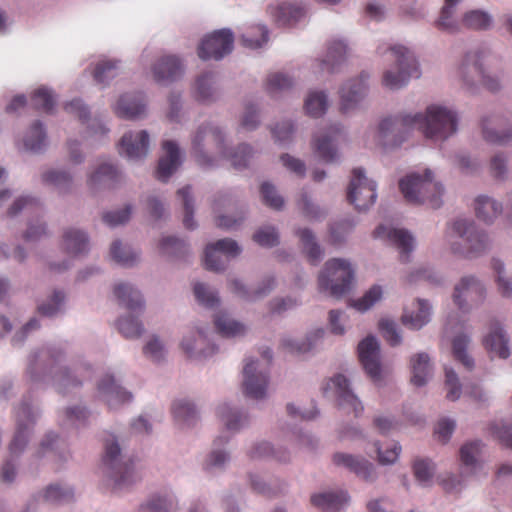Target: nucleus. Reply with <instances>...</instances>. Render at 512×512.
I'll list each match as a JSON object with an SVG mask.
<instances>
[{
  "label": "nucleus",
  "instance_id": "1",
  "mask_svg": "<svg viewBox=\"0 0 512 512\" xmlns=\"http://www.w3.org/2000/svg\"><path fill=\"white\" fill-rule=\"evenodd\" d=\"M413 129L420 130L426 138L445 140L456 132L457 116L445 107L431 105L425 116L417 113L414 116L385 118L379 124V141L385 148L397 147Z\"/></svg>",
  "mask_w": 512,
  "mask_h": 512
},
{
  "label": "nucleus",
  "instance_id": "2",
  "mask_svg": "<svg viewBox=\"0 0 512 512\" xmlns=\"http://www.w3.org/2000/svg\"><path fill=\"white\" fill-rule=\"evenodd\" d=\"M101 473L103 483L115 490L128 488L136 481L133 452L127 437L118 430H106L102 438Z\"/></svg>",
  "mask_w": 512,
  "mask_h": 512
},
{
  "label": "nucleus",
  "instance_id": "3",
  "mask_svg": "<svg viewBox=\"0 0 512 512\" xmlns=\"http://www.w3.org/2000/svg\"><path fill=\"white\" fill-rule=\"evenodd\" d=\"M399 188L409 203L427 204L433 209L439 208L442 204L444 189L439 182L433 180L430 170H426L423 176L412 173L401 179Z\"/></svg>",
  "mask_w": 512,
  "mask_h": 512
},
{
  "label": "nucleus",
  "instance_id": "4",
  "mask_svg": "<svg viewBox=\"0 0 512 512\" xmlns=\"http://www.w3.org/2000/svg\"><path fill=\"white\" fill-rule=\"evenodd\" d=\"M389 51L396 62V71L389 69L384 72L382 83L389 89H399L406 85L411 78H419L420 70L413 52L402 45L390 47L379 46L378 53Z\"/></svg>",
  "mask_w": 512,
  "mask_h": 512
},
{
  "label": "nucleus",
  "instance_id": "5",
  "mask_svg": "<svg viewBox=\"0 0 512 512\" xmlns=\"http://www.w3.org/2000/svg\"><path fill=\"white\" fill-rule=\"evenodd\" d=\"M353 276L349 262L339 258L331 259L318 276L319 291L340 298L350 290Z\"/></svg>",
  "mask_w": 512,
  "mask_h": 512
},
{
  "label": "nucleus",
  "instance_id": "6",
  "mask_svg": "<svg viewBox=\"0 0 512 512\" xmlns=\"http://www.w3.org/2000/svg\"><path fill=\"white\" fill-rule=\"evenodd\" d=\"M213 148L226 156L221 131L211 125L200 126L192 139V155L201 167L209 168L214 165L213 159L208 155Z\"/></svg>",
  "mask_w": 512,
  "mask_h": 512
},
{
  "label": "nucleus",
  "instance_id": "7",
  "mask_svg": "<svg viewBox=\"0 0 512 512\" xmlns=\"http://www.w3.org/2000/svg\"><path fill=\"white\" fill-rule=\"evenodd\" d=\"M453 233L460 239L459 243H452V250L465 257H474L488 247L487 236L476 230L473 222L458 219L453 223Z\"/></svg>",
  "mask_w": 512,
  "mask_h": 512
},
{
  "label": "nucleus",
  "instance_id": "8",
  "mask_svg": "<svg viewBox=\"0 0 512 512\" xmlns=\"http://www.w3.org/2000/svg\"><path fill=\"white\" fill-rule=\"evenodd\" d=\"M483 61V52L468 53L458 68L459 77L467 88L482 85L492 92L497 91L500 88L499 81L485 73Z\"/></svg>",
  "mask_w": 512,
  "mask_h": 512
},
{
  "label": "nucleus",
  "instance_id": "9",
  "mask_svg": "<svg viewBox=\"0 0 512 512\" xmlns=\"http://www.w3.org/2000/svg\"><path fill=\"white\" fill-rule=\"evenodd\" d=\"M487 445L480 439L465 441L459 448L460 466L466 476H487L485 470Z\"/></svg>",
  "mask_w": 512,
  "mask_h": 512
},
{
  "label": "nucleus",
  "instance_id": "10",
  "mask_svg": "<svg viewBox=\"0 0 512 512\" xmlns=\"http://www.w3.org/2000/svg\"><path fill=\"white\" fill-rule=\"evenodd\" d=\"M377 198L376 184L369 180L361 168L352 171V178L347 191V200L359 211L372 206Z\"/></svg>",
  "mask_w": 512,
  "mask_h": 512
},
{
  "label": "nucleus",
  "instance_id": "11",
  "mask_svg": "<svg viewBox=\"0 0 512 512\" xmlns=\"http://www.w3.org/2000/svg\"><path fill=\"white\" fill-rule=\"evenodd\" d=\"M234 37L229 29L214 31L206 36L198 46V56L202 60H220L233 49Z\"/></svg>",
  "mask_w": 512,
  "mask_h": 512
},
{
  "label": "nucleus",
  "instance_id": "12",
  "mask_svg": "<svg viewBox=\"0 0 512 512\" xmlns=\"http://www.w3.org/2000/svg\"><path fill=\"white\" fill-rule=\"evenodd\" d=\"M241 252L237 242L225 238L209 244L205 248L204 266L207 270L219 272L225 269L228 258Z\"/></svg>",
  "mask_w": 512,
  "mask_h": 512
},
{
  "label": "nucleus",
  "instance_id": "13",
  "mask_svg": "<svg viewBox=\"0 0 512 512\" xmlns=\"http://www.w3.org/2000/svg\"><path fill=\"white\" fill-rule=\"evenodd\" d=\"M332 390L337 398L341 413L354 414L358 416L364 411V407L357 396L349 389L348 380L345 376L338 374L327 382L325 392Z\"/></svg>",
  "mask_w": 512,
  "mask_h": 512
},
{
  "label": "nucleus",
  "instance_id": "14",
  "mask_svg": "<svg viewBox=\"0 0 512 512\" xmlns=\"http://www.w3.org/2000/svg\"><path fill=\"white\" fill-rule=\"evenodd\" d=\"M337 466L345 467L366 483H374L379 477L377 467L360 455L337 452L333 455Z\"/></svg>",
  "mask_w": 512,
  "mask_h": 512
},
{
  "label": "nucleus",
  "instance_id": "15",
  "mask_svg": "<svg viewBox=\"0 0 512 512\" xmlns=\"http://www.w3.org/2000/svg\"><path fill=\"white\" fill-rule=\"evenodd\" d=\"M485 289L474 277H463L455 286L453 301L463 311H467L483 301Z\"/></svg>",
  "mask_w": 512,
  "mask_h": 512
},
{
  "label": "nucleus",
  "instance_id": "16",
  "mask_svg": "<svg viewBox=\"0 0 512 512\" xmlns=\"http://www.w3.org/2000/svg\"><path fill=\"white\" fill-rule=\"evenodd\" d=\"M358 356L367 375L374 381L381 379L380 347L374 336H367L358 345Z\"/></svg>",
  "mask_w": 512,
  "mask_h": 512
},
{
  "label": "nucleus",
  "instance_id": "17",
  "mask_svg": "<svg viewBox=\"0 0 512 512\" xmlns=\"http://www.w3.org/2000/svg\"><path fill=\"white\" fill-rule=\"evenodd\" d=\"M311 504L323 512H344L351 497L345 489L323 490L310 497Z\"/></svg>",
  "mask_w": 512,
  "mask_h": 512
},
{
  "label": "nucleus",
  "instance_id": "18",
  "mask_svg": "<svg viewBox=\"0 0 512 512\" xmlns=\"http://www.w3.org/2000/svg\"><path fill=\"white\" fill-rule=\"evenodd\" d=\"M373 235L375 238L388 240L400 251V260L402 262L408 261L409 253L414 248V239L408 231L379 225Z\"/></svg>",
  "mask_w": 512,
  "mask_h": 512
},
{
  "label": "nucleus",
  "instance_id": "19",
  "mask_svg": "<svg viewBox=\"0 0 512 512\" xmlns=\"http://www.w3.org/2000/svg\"><path fill=\"white\" fill-rule=\"evenodd\" d=\"M149 135L145 130L138 133L128 132L119 143V153L132 160L144 158L148 153Z\"/></svg>",
  "mask_w": 512,
  "mask_h": 512
},
{
  "label": "nucleus",
  "instance_id": "20",
  "mask_svg": "<svg viewBox=\"0 0 512 512\" xmlns=\"http://www.w3.org/2000/svg\"><path fill=\"white\" fill-rule=\"evenodd\" d=\"M254 364V361L251 360L244 366V393L250 398L262 399L266 396L269 379L266 373H255Z\"/></svg>",
  "mask_w": 512,
  "mask_h": 512
},
{
  "label": "nucleus",
  "instance_id": "21",
  "mask_svg": "<svg viewBox=\"0 0 512 512\" xmlns=\"http://www.w3.org/2000/svg\"><path fill=\"white\" fill-rule=\"evenodd\" d=\"M152 71L156 82H172L182 75L183 65L177 56L164 55L154 63Z\"/></svg>",
  "mask_w": 512,
  "mask_h": 512
},
{
  "label": "nucleus",
  "instance_id": "22",
  "mask_svg": "<svg viewBox=\"0 0 512 512\" xmlns=\"http://www.w3.org/2000/svg\"><path fill=\"white\" fill-rule=\"evenodd\" d=\"M48 453L59 463H66L72 457L66 441L53 432L47 433L42 439L37 457H44Z\"/></svg>",
  "mask_w": 512,
  "mask_h": 512
},
{
  "label": "nucleus",
  "instance_id": "23",
  "mask_svg": "<svg viewBox=\"0 0 512 512\" xmlns=\"http://www.w3.org/2000/svg\"><path fill=\"white\" fill-rule=\"evenodd\" d=\"M483 345L492 356L506 359L510 355L508 339L497 321L490 322L489 333L485 336Z\"/></svg>",
  "mask_w": 512,
  "mask_h": 512
},
{
  "label": "nucleus",
  "instance_id": "24",
  "mask_svg": "<svg viewBox=\"0 0 512 512\" xmlns=\"http://www.w3.org/2000/svg\"><path fill=\"white\" fill-rule=\"evenodd\" d=\"M162 148L165 151V156L159 159L156 178L166 182L180 165V151L178 145L171 140L164 141Z\"/></svg>",
  "mask_w": 512,
  "mask_h": 512
},
{
  "label": "nucleus",
  "instance_id": "25",
  "mask_svg": "<svg viewBox=\"0 0 512 512\" xmlns=\"http://www.w3.org/2000/svg\"><path fill=\"white\" fill-rule=\"evenodd\" d=\"M341 133V128L337 125L329 127L326 132L317 135L313 141V149L318 156L325 162H333L337 157L335 141Z\"/></svg>",
  "mask_w": 512,
  "mask_h": 512
},
{
  "label": "nucleus",
  "instance_id": "26",
  "mask_svg": "<svg viewBox=\"0 0 512 512\" xmlns=\"http://www.w3.org/2000/svg\"><path fill=\"white\" fill-rule=\"evenodd\" d=\"M177 506V497L170 489L149 495L140 505L141 512H171Z\"/></svg>",
  "mask_w": 512,
  "mask_h": 512
},
{
  "label": "nucleus",
  "instance_id": "27",
  "mask_svg": "<svg viewBox=\"0 0 512 512\" xmlns=\"http://www.w3.org/2000/svg\"><path fill=\"white\" fill-rule=\"evenodd\" d=\"M43 499L51 504H69L76 499L75 487L67 482H54L42 491Z\"/></svg>",
  "mask_w": 512,
  "mask_h": 512
},
{
  "label": "nucleus",
  "instance_id": "28",
  "mask_svg": "<svg viewBox=\"0 0 512 512\" xmlns=\"http://www.w3.org/2000/svg\"><path fill=\"white\" fill-rule=\"evenodd\" d=\"M366 91L363 75L345 84L340 90V110L347 113L363 98Z\"/></svg>",
  "mask_w": 512,
  "mask_h": 512
},
{
  "label": "nucleus",
  "instance_id": "29",
  "mask_svg": "<svg viewBox=\"0 0 512 512\" xmlns=\"http://www.w3.org/2000/svg\"><path fill=\"white\" fill-rule=\"evenodd\" d=\"M415 309H405L401 317L404 326L412 330H419L430 320L431 307L427 301L417 299Z\"/></svg>",
  "mask_w": 512,
  "mask_h": 512
},
{
  "label": "nucleus",
  "instance_id": "30",
  "mask_svg": "<svg viewBox=\"0 0 512 512\" xmlns=\"http://www.w3.org/2000/svg\"><path fill=\"white\" fill-rule=\"evenodd\" d=\"M98 390L109 405L127 403L132 399V394L119 386L111 375H106L101 379Z\"/></svg>",
  "mask_w": 512,
  "mask_h": 512
},
{
  "label": "nucleus",
  "instance_id": "31",
  "mask_svg": "<svg viewBox=\"0 0 512 512\" xmlns=\"http://www.w3.org/2000/svg\"><path fill=\"white\" fill-rule=\"evenodd\" d=\"M115 113L125 119H135L144 113L145 103L141 93L123 95L115 106Z\"/></svg>",
  "mask_w": 512,
  "mask_h": 512
},
{
  "label": "nucleus",
  "instance_id": "32",
  "mask_svg": "<svg viewBox=\"0 0 512 512\" xmlns=\"http://www.w3.org/2000/svg\"><path fill=\"white\" fill-rule=\"evenodd\" d=\"M268 12L278 26L292 25L305 14L302 7L295 6L290 3H281L277 6L270 5L268 7Z\"/></svg>",
  "mask_w": 512,
  "mask_h": 512
},
{
  "label": "nucleus",
  "instance_id": "33",
  "mask_svg": "<svg viewBox=\"0 0 512 512\" xmlns=\"http://www.w3.org/2000/svg\"><path fill=\"white\" fill-rule=\"evenodd\" d=\"M114 295L120 305L130 312H141L144 302L140 292L127 283H118L114 286Z\"/></svg>",
  "mask_w": 512,
  "mask_h": 512
},
{
  "label": "nucleus",
  "instance_id": "34",
  "mask_svg": "<svg viewBox=\"0 0 512 512\" xmlns=\"http://www.w3.org/2000/svg\"><path fill=\"white\" fill-rule=\"evenodd\" d=\"M223 443L224 442L213 443L212 450L206 455L202 462V468L205 472L215 474L224 471L227 467L230 462V454L225 448L221 447Z\"/></svg>",
  "mask_w": 512,
  "mask_h": 512
},
{
  "label": "nucleus",
  "instance_id": "35",
  "mask_svg": "<svg viewBox=\"0 0 512 512\" xmlns=\"http://www.w3.org/2000/svg\"><path fill=\"white\" fill-rule=\"evenodd\" d=\"M412 471L419 486L423 488L433 486L436 464L430 458L416 457L412 462Z\"/></svg>",
  "mask_w": 512,
  "mask_h": 512
},
{
  "label": "nucleus",
  "instance_id": "36",
  "mask_svg": "<svg viewBox=\"0 0 512 512\" xmlns=\"http://www.w3.org/2000/svg\"><path fill=\"white\" fill-rule=\"evenodd\" d=\"M347 47L342 41H333L327 48V54L320 61L322 71L333 73L337 71L338 66L344 61Z\"/></svg>",
  "mask_w": 512,
  "mask_h": 512
},
{
  "label": "nucleus",
  "instance_id": "37",
  "mask_svg": "<svg viewBox=\"0 0 512 512\" xmlns=\"http://www.w3.org/2000/svg\"><path fill=\"white\" fill-rule=\"evenodd\" d=\"M500 125L498 117L484 119L482 123L483 137L487 142L504 145L512 140V130L508 132H500L497 130Z\"/></svg>",
  "mask_w": 512,
  "mask_h": 512
},
{
  "label": "nucleus",
  "instance_id": "38",
  "mask_svg": "<svg viewBox=\"0 0 512 512\" xmlns=\"http://www.w3.org/2000/svg\"><path fill=\"white\" fill-rule=\"evenodd\" d=\"M62 245L68 254H83L88 250V238L87 235L80 230L69 229L63 234Z\"/></svg>",
  "mask_w": 512,
  "mask_h": 512
},
{
  "label": "nucleus",
  "instance_id": "39",
  "mask_svg": "<svg viewBox=\"0 0 512 512\" xmlns=\"http://www.w3.org/2000/svg\"><path fill=\"white\" fill-rule=\"evenodd\" d=\"M412 377L411 382L415 386H423L426 384L430 375V359L426 353H418L410 359Z\"/></svg>",
  "mask_w": 512,
  "mask_h": 512
},
{
  "label": "nucleus",
  "instance_id": "40",
  "mask_svg": "<svg viewBox=\"0 0 512 512\" xmlns=\"http://www.w3.org/2000/svg\"><path fill=\"white\" fill-rule=\"evenodd\" d=\"M214 325H215L217 332L222 337H227V338L241 336L246 331V328L242 323L234 320L228 314L223 313V312L215 315Z\"/></svg>",
  "mask_w": 512,
  "mask_h": 512
},
{
  "label": "nucleus",
  "instance_id": "41",
  "mask_svg": "<svg viewBox=\"0 0 512 512\" xmlns=\"http://www.w3.org/2000/svg\"><path fill=\"white\" fill-rule=\"evenodd\" d=\"M475 212L480 220L490 223L500 215L502 206L487 196H479L475 200Z\"/></svg>",
  "mask_w": 512,
  "mask_h": 512
},
{
  "label": "nucleus",
  "instance_id": "42",
  "mask_svg": "<svg viewBox=\"0 0 512 512\" xmlns=\"http://www.w3.org/2000/svg\"><path fill=\"white\" fill-rule=\"evenodd\" d=\"M275 286V281L273 278L269 277L263 280V286L259 287L253 293H250L243 284H241L238 280L234 279L230 282L231 291L245 299V300H256L267 295Z\"/></svg>",
  "mask_w": 512,
  "mask_h": 512
},
{
  "label": "nucleus",
  "instance_id": "43",
  "mask_svg": "<svg viewBox=\"0 0 512 512\" xmlns=\"http://www.w3.org/2000/svg\"><path fill=\"white\" fill-rule=\"evenodd\" d=\"M303 245L304 252L310 264L316 265L321 260L323 251L315 241V237L309 229H301L297 232Z\"/></svg>",
  "mask_w": 512,
  "mask_h": 512
},
{
  "label": "nucleus",
  "instance_id": "44",
  "mask_svg": "<svg viewBox=\"0 0 512 512\" xmlns=\"http://www.w3.org/2000/svg\"><path fill=\"white\" fill-rule=\"evenodd\" d=\"M119 172L117 168L111 164L103 163L97 170L89 177L88 183L91 187L103 185L110 187L117 181Z\"/></svg>",
  "mask_w": 512,
  "mask_h": 512
},
{
  "label": "nucleus",
  "instance_id": "45",
  "mask_svg": "<svg viewBox=\"0 0 512 512\" xmlns=\"http://www.w3.org/2000/svg\"><path fill=\"white\" fill-rule=\"evenodd\" d=\"M460 1L461 0H445V5L441 10L439 20L436 24L438 29L449 33L459 30V23L453 18V14L455 12V6Z\"/></svg>",
  "mask_w": 512,
  "mask_h": 512
},
{
  "label": "nucleus",
  "instance_id": "46",
  "mask_svg": "<svg viewBox=\"0 0 512 512\" xmlns=\"http://www.w3.org/2000/svg\"><path fill=\"white\" fill-rule=\"evenodd\" d=\"M46 134L41 122H35L26 136L23 143L26 150L37 152L45 145Z\"/></svg>",
  "mask_w": 512,
  "mask_h": 512
},
{
  "label": "nucleus",
  "instance_id": "47",
  "mask_svg": "<svg viewBox=\"0 0 512 512\" xmlns=\"http://www.w3.org/2000/svg\"><path fill=\"white\" fill-rule=\"evenodd\" d=\"M268 41V29L263 25H254L249 27L247 32L242 35L243 46L256 49Z\"/></svg>",
  "mask_w": 512,
  "mask_h": 512
},
{
  "label": "nucleus",
  "instance_id": "48",
  "mask_svg": "<svg viewBox=\"0 0 512 512\" xmlns=\"http://www.w3.org/2000/svg\"><path fill=\"white\" fill-rule=\"evenodd\" d=\"M31 422L24 423L21 421L18 424L17 431L10 444V451L13 456H19L26 448L31 434Z\"/></svg>",
  "mask_w": 512,
  "mask_h": 512
},
{
  "label": "nucleus",
  "instance_id": "49",
  "mask_svg": "<svg viewBox=\"0 0 512 512\" xmlns=\"http://www.w3.org/2000/svg\"><path fill=\"white\" fill-rule=\"evenodd\" d=\"M159 250L163 255L181 257L188 251L185 241L174 236L163 237L159 242Z\"/></svg>",
  "mask_w": 512,
  "mask_h": 512
},
{
  "label": "nucleus",
  "instance_id": "50",
  "mask_svg": "<svg viewBox=\"0 0 512 512\" xmlns=\"http://www.w3.org/2000/svg\"><path fill=\"white\" fill-rule=\"evenodd\" d=\"M469 342V337L465 335L456 336L452 342L454 359L462 363L468 370L472 369L474 366L473 359L466 353Z\"/></svg>",
  "mask_w": 512,
  "mask_h": 512
},
{
  "label": "nucleus",
  "instance_id": "51",
  "mask_svg": "<svg viewBox=\"0 0 512 512\" xmlns=\"http://www.w3.org/2000/svg\"><path fill=\"white\" fill-rule=\"evenodd\" d=\"M214 76L212 73H205L199 76L195 83V94L198 101L209 102L214 99Z\"/></svg>",
  "mask_w": 512,
  "mask_h": 512
},
{
  "label": "nucleus",
  "instance_id": "52",
  "mask_svg": "<svg viewBox=\"0 0 512 512\" xmlns=\"http://www.w3.org/2000/svg\"><path fill=\"white\" fill-rule=\"evenodd\" d=\"M491 22L492 19L488 13L481 10H471L465 13L461 23L467 28L482 30L488 28Z\"/></svg>",
  "mask_w": 512,
  "mask_h": 512
},
{
  "label": "nucleus",
  "instance_id": "53",
  "mask_svg": "<svg viewBox=\"0 0 512 512\" xmlns=\"http://www.w3.org/2000/svg\"><path fill=\"white\" fill-rule=\"evenodd\" d=\"M305 110L312 117H320L327 108V96L324 92H311L305 100Z\"/></svg>",
  "mask_w": 512,
  "mask_h": 512
},
{
  "label": "nucleus",
  "instance_id": "54",
  "mask_svg": "<svg viewBox=\"0 0 512 512\" xmlns=\"http://www.w3.org/2000/svg\"><path fill=\"white\" fill-rule=\"evenodd\" d=\"M31 103L35 109L50 113L54 108L55 99L50 90L40 87L32 93Z\"/></svg>",
  "mask_w": 512,
  "mask_h": 512
},
{
  "label": "nucleus",
  "instance_id": "55",
  "mask_svg": "<svg viewBox=\"0 0 512 512\" xmlns=\"http://www.w3.org/2000/svg\"><path fill=\"white\" fill-rule=\"evenodd\" d=\"M19 463L12 456L0 465V485L11 487L18 477Z\"/></svg>",
  "mask_w": 512,
  "mask_h": 512
},
{
  "label": "nucleus",
  "instance_id": "56",
  "mask_svg": "<svg viewBox=\"0 0 512 512\" xmlns=\"http://www.w3.org/2000/svg\"><path fill=\"white\" fill-rule=\"evenodd\" d=\"M177 195L182 199L184 206V219L183 224L187 229H194L196 222L193 219L194 206L193 199L191 197V187L185 186L177 191Z\"/></svg>",
  "mask_w": 512,
  "mask_h": 512
},
{
  "label": "nucleus",
  "instance_id": "57",
  "mask_svg": "<svg viewBox=\"0 0 512 512\" xmlns=\"http://www.w3.org/2000/svg\"><path fill=\"white\" fill-rule=\"evenodd\" d=\"M377 461L382 466H391L398 461L402 447L399 443H394L391 448L383 450L379 442L374 443Z\"/></svg>",
  "mask_w": 512,
  "mask_h": 512
},
{
  "label": "nucleus",
  "instance_id": "58",
  "mask_svg": "<svg viewBox=\"0 0 512 512\" xmlns=\"http://www.w3.org/2000/svg\"><path fill=\"white\" fill-rule=\"evenodd\" d=\"M117 327L119 332L128 339L138 338L143 332L142 324L132 316L120 318Z\"/></svg>",
  "mask_w": 512,
  "mask_h": 512
},
{
  "label": "nucleus",
  "instance_id": "59",
  "mask_svg": "<svg viewBox=\"0 0 512 512\" xmlns=\"http://www.w3.org/2000/svg\"><path fill=\"white\" fill-rule=\"evenodd\" d=\"M110 254L113 260L123 266H131L137 259L136 253L129 248L122 247L120 241H114L112 243Z\"/></svg>",
  "mask_w": 512,
  "mask_h": 512
},
{
  "label": "nucleus",
  "instance_id": "60",
  "mask_svg": "<svg viewBox=\"0 0 512 512\" xmlns=\"http://www.w3.org/2000/svg\"><path fill=\"white\" fill-rule=\"evenodd\" d=\"M455 428L456 422L453 418H440L434 427V437L438 442L447 444L451 439Z\"/></svg>",
  "mask_w": 512,
  "mask_h": 512
},
{
  "label": "nucleus",
  "instance_id": "61",
  "mask_svg": "<svg viewBox=\"0 0 512 512\" xmlns=\"http://www.w3.org/2000/svg\"><path fill=\"white\" fill-rule=\"evenodd\" d=\"M440 485L447 493L459 494L467 487V482L463 475L446 473L441 477Z\"/></svg>",
  "mask_w": 512,
  "mask_h": 512
},
{
  "label": "nucleus",
  "instance_id": "62",
  "mask_svg": "<svg viewBox=\"0 0 512 512\" xmlns=\"http://www.w3.org/2000/svg\"><path fill=\"white\" fill-rule=\"evenodd\" d=\"M382 297V288L378 285L372 286L363 297L353 301V307L364 312L372 307Z\"/></svg>",
  "mask_w": 512,
  "mask_h": 512
},
{
  "label": "nucleus",
  "instance_id": "63",
  "mask_svg": "<svg viewBox=\"0 0 512 512\" xmlns=\"http://www.w3.org/2000/svg\"><path fill=\"white\" fill-rule=\"evenodd\" d=\"M193 291L197 301L205 307L212 308L219 303L217 293L203 283H196Z\"/></svg>",
  "mask_w": 512,
  "mask_h": 512
},
{
  "label": "nucleus",
  "instance_id": "64",
  "mask_svg": "<svg viewBox=\"0 0 512 512\" xmlns=\"http://www.w3.org/2000/svg\"><path fill=\"white\" fill-rule=\"evenodd\" d=\"M253 240L260 246L273 247L278 244L279 235L274 227L266 226L254 233Z\"/></svg>",
  "mask_w": 512,
  "mask_h": 512
}]
</instances>
